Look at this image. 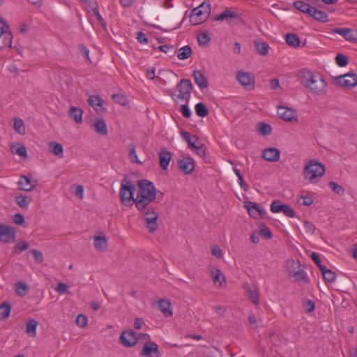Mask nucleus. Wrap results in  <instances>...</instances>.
I'll use <instances>...</instances> for the list:
<instances>
[{
  "instance_id": "obj_1",
  "label": "nucleus",
  "mask_w": 357,
  "mask_h": 357,
  "mask_svg": "<svg viewBox=\"0 0 357 357\" xmlns=\"http://www.w3.org/2000/svg\"><path fill=\"white\" fill-rule=\"evenodd\" d=\"M139 190L134 203L137 209H144L157 198V190L153 183L148 179L137 181Z\"/></svg>"
},
{
  "instance_id": "obj_2",
  "label": "nucleus",
  "mask_w": 357,
  "mask_h": 357,
  "mask_svg": "<svg viewBox=\"0 0 357 357\" xmlns=\"http://www.w3.org/2000/svg\"><path fill=\"white\" fill-rule=\"evenodd\" d=\"M298 79L302 85L315 95H322L326 92L325 80L306 69H302L298 72Z\"/></svg>"
},
{
  "instance_id": "obj_3",
  "label": "nucleus",
  "mask_w": 357,
  "mask_h": 357,
  "mask_svg": "<svg viewBox=\"0 0 357 357\" xmlns=\"http://www.w3.org/2000/svg\"><path fill=\"white\" fill-rule=\"evenodd\" d=\"M325 172L324 166L316 160H310L304 167L303 175L310 183H317Z\"/></svg>"
},
{
  "instance_id": "obj_4",
  "label": "nucleus",
  "mask_w": 357,
  "mask_h": 357,
  "mask_svg": "<svg viewBox=\"0 0 357 357\" xmlns=\"http://www.w3.org/2000/svg\"><path fill=\"white\" fill-rule=\"evenodd\" d=\"M211 6L209 0H205L199 6L193 8L190 16L192 25H198L205 22L210 16Z\"/></svg>"
},
{
  "instance_id": "obj_5",
  "label": "nucleus",
  "mask_w": 357,
  "mask_h": 357,
  "mask_svg": "<svg viewBox=\"0 0 357 357\" xmlns=\"http://www.w3.org/2000/svg\"><path fill=\"white\" fill-rule=\"evenodd\" d=\"M141 212L142 218L150 233L155 232L158 228V214L155 209L146 205L144 209H137Z\"/></svg>"
},
{
  "instance_id": "obj_6",
  "label": "nucleus",
  "mask_w": 357,
  "mask_h": 357,
  "mask_svg": "<svg viewBox=\"0 0 357 357\" xmlns=\"http://www.w3.org/2000/svg\"><path fill=\"white\" fill-rule=\"evenodd\" d=\"M135 191V187L132 185V182L125 178L122 180L120 188V198L121 201L125 206H128L130 202L134 203V193Z\"/></svg>"
},
{
  "instance_id": "obj_7",
  "label": "nucleus",
  "mask_w": 357,
  "mask_h": 357,
  "mask_svg": "<svg viewBox=\"0 0 357 357\" xmlns=\"http://www.w3.org/2000/svg\"><path fill=\"white\" fill-rule=\"evenodd\" d=\"M13 35L8 24L0 17V49L10 48Z\"/></svg>"
},
{
  "instance_id": "obj_8",
  "label": "nucleus",
  "mask_w": 357,
  "mask_h": 357,
  "mask_svg": "<svg viewBox=\"0 0 357 357\" xmlns=\"http://www.w3.org/2000/svg\"><path fill=\"white\" fill-rule=\"evenodd\" d=\"M192 88V84L190 79H181V81L176 85V89L178 91L177 98L184 100L186 102V103H188L190 98Z\"/></svg>"
},
{
  "instance_id": "obj_9",
  "label": "nucleus",
  "mask_w": 357,
  "mask_h": 357,
  "mask_svg": "<svg viewBox=\"0 0 357 357\" xmlns=\"http://www.w3.org/2000/svg\"><path fill=\"white\" fill-rule=\"evenodd\" d=\"M271 211L272 213L282 212L289 218H294L296 216L294 210L290 206L282 204V202L278 199L271 203Z\"/></svg>"
},
{
  "instance_id": "obj_10",
  "label": "nucleus",
  "mask_w": 357,
  "mask_h": 357,
  "mask_svg": "<svg viewBox=\"0 0 357 357\" xmlns=\"http://www.w3.org/2000/svg\"><path fill=\"white\" fill-rule=\"evenodd\" d=\"M335 84L347 88L354 87L357 85V75L349 73L335 77Z\"/></svg>"
},
{
  "instance_id": "obj_11",
  "label": "nucleus",
  "mask_w": 357,
  "mask_h": 357,
  "mask_svg": "<svg viewBox=\"0 0 357 357\" xmlns=\"http://www.w3.org/2000/svg\"><path fill=\"white\" fill-rule=\"evenodd\" d=\"M214 21H224L226 20L229 23L238 24L242 22V18L236 12L230 10H225L221 14L216 15L213 17Z\"/></svg>"
},
{
  "instance_id": "obj_12",
  "label": "nucleus",
  "mask_w": 357,
  "mask_h": 357,
  "mask_svg": "<svg viewBox=\"0 0 357 357\" xmlns=\"http://www.w3.org/2000/svg\"><path fill=\"white\" fill-rule=\"evenodd\" d=\"M236 79L247 90H252L254 89L255 78L252 73L239 71L237 73Z\"/></svg>"
},
{
  "instance_id": "obj_13",
  "label": "nucleus",
  "mask_w": 357,
  "mask_h": 357,
  "mask_svg": "<svg viewBox=\"0 0 357 357\" xmlns=\"http://www.w3.org/2000/svg\"><path fill=\"white\" fill-rule=\"evenodd\" d=\"M119 342L125 347H133L137 342L136 333L132 330L124 331L121 333L120 335Z\"/></svg>"
},
{
  "instance_id": "obj_14",
  "label": "nucleus",
  "mask_w": 357,
  "mask_h": 357,
  "mask_svg": "<svg viewBox=\"0 0 357 357\" xmlns=\"http://www.w3.org/2000/svg\"><path fill=\"white\" fill-rule=\"evenodd\" d=\"M141 355L149 357H160V353L158 344L151 341L146 342L142 350Z\"/></svg>"
},
{
  "instance_id": "obj_15",
  "label": "nucleus",
  "mask_w": 357,
  "mask_h": 357,
  "mask_svg": "<svg viewBox=\"0 0 357 357\" xmlns=\"http://www.w3.org/2000/svg\"><path fill=\"white\" fill-rule=\"evenodd\" d=\"M15 238V230L9 226L0 224V241L10 243Z\"/></svg>"
},
{
  "instance_id": "obj_16",
  "label": "nucleus",
  "mask_w": 357,
  "mask_h": 357,
  "mask_svg": "<svg viewBox=\"0 0 357 357\" xmlns=\"http://www.w3.org/2000/svg\"><path fill=\"white\" fill-rule=\"evenodd\" d=\"M278 114L284 121L288 122L297 121V114L295 110L286 107L279 106Z\"/></svg>"
},
{
  "instance_id": "obj_17",
  "label": "nucleus",
  "mask_w": 357,
  "mask_h": 357,
  "mask_svg": "<svg viewBox=\"0 0 357 357\" xmlns=\"http://www.w3.org/2000/svg\"><path fill=\"white\" fill-rule=\"evenodd\" d=\"M179 169L185 174H190L195 169L194 160L190 157H183L178 160Z\"/></svg>"
},
{
  "instance_id": "obj_18",
  "label": "nucleus",
  "mask_w": 357,
  "mask_h": 357,
  "mask_svg": "<svg viewBox=\"0 0 357 357\" xmlns=\"http://www.w3.org/2000/svg\"><path fill=\"white\" fill-rule=\"evenodd\" d=\"M245 204L249 214L255 218H262L266 213L262 207L255 202H248Z\"/></svg>"
},
{
  "instance_id": "obj_19",
  "label": "nucleus",
  "mask_w": 357,
  "mask_h": 357,
  "mask_svg": "<svg viewBox=\"0 0 357 357\" xmlns=\"http://www.w3.org/2000/svg\"><path fill=\"white\" fill-rule=\"evenodd\" d=\"M333 32L341 35L347 41L357 43L356 34L354 33L355 31L351 29L335 28L333 30Z\"/></svg>"
},
{
  "instance_id": "obj_20",
  "label": "nucleus",
  "mask_w": 357,
  "mask_h": 357,
  "mask_svg": "<svg viewBox=\"0 0 357 357\" xmlns=\"http://www.w3.org/2000/svg\"><path fill=\"white\" fill-rule=\"evenodd\" d=\"M261 156L265 160L277 162L280 160V151L274 147L266 148L262 151Z\"/></svg>"
},
{
  "instance_id": "obj_21",
  "label": "nucleus",
  "mask_w": 357,
  "mask_h": 357,
  "mask_svg": "<svg viewBox=\"0 0 357 357\" xmlns=\"http://www.w3.org/2000/svg\"><path fill=\"white\" fill-rule=\"evenodd\" d=\"M192 76L194 78L195 84L199 86V88L201 90L208 88V78L202 71L195 69L192 71Z\"/></svg>"
},
{
  "instance_id": "obj_22",
  "label": "nucleus",
  "mask_w": 357,
  "mask_h": 357,
  "mask_svg": "<svg viewBox=\"0 0 357 357\" xmlns=\"http://www.w3.org/2000/svg\"><path fill=\"white\" fill-rule=\"evenodd\" d=\"M159 164L163 170H166L168 167L169 162L172 159V153L165 148H162L159 153Z\"/></svg>"
},
{
  "instance_id": "obj_23",
  "label": "nucleus",
  "mask_w": 357,
  "mask_h": 357,
  "mask_svg": "<svg viewBox=\"0 0 357 357\" xmlns=\"http://www.w3.org/2000/svg\"><path fill=\"white\" fill-rule=\"evenodd\" d=\"M285 42L290 47L297 48L299 47H303L305 45V41L303 43L299 40L298 36L295 33H286L285 36Z\"/></svg>"
},
{
  "instance_id": "obj_24",
  "label": "nucleus",
  "mask_w": 357,
  "mask_h": 357,
  "mask_svg": "<svg viewBox=\"0 0 357 357\" xmlns=\"http://www.w3.org/2000/svg\"><path fill=\"white\" fill-rule=\"evenodd\" d=\"M19 188L24 191L30 192L33 190L36 184H33L29 177L22 175L18 182Z\"/></svg>"
},
{
  "instance_id": "obj_25",
  "label": "nucleus",
  "mask_w": 357,
  "mask_h": 357,
  "mask_svg": "<svg viewBox=\"0 0 357 357\" xmlns=\"http://www.w3.org/2000/svg\"><path fill=\"white\" fill-rule=\"evenodd\" d=\"M182 138L187 142L189 148L193 149L197 148V142H199V138L197 135H191L190 132L182 130L180 132Z\"/></svg>"
},
{
  "instance_id": "obj_26",
  "label": "nucleus",
  "mask_w": 357,
  "mask_h": 357,
  "mask_svg": "<svg viewBox=\"0 0 357 357\" xmlns=\"http://www.w3.org/2000/svg\"><path fill=\"white\" fill-rule=\"evenodd\" d=\"M68 115L78 124L83 121V110L79 107L72 106L68 112Z\"/></svg>"
},
{
  "instance_id": "obj_27",
  "label": "nucleus",
  "mask_w": 357,
  "mask_h": 357,
  "mask_svg": "<svg viewBox=\"0 0 357 357\" xmlns=\"http://www.w3.org/2000/svg\"><path fill=\"white\" fill-rule=\"evenodd\" d=\"M210 271L215 284H218V286L221 287L223 283L226 282L220 270L216 268H212Z\"/></svg>"
},
{
  "instance_id": "obj_28",
  "label": "nucleus",
  "mask_w": 357,
  "mask_h": 357,
  "mask_svg": "<svg viewBox=\"0 0 357 357\" xmlns=\"http://www.w3.org/2000/svg\"><path fill=\"white\" fill-rule=\"evenodd\" d=\"M170 306L171 303L167 299H160L158 302V308L165 317H171L172 315Z\"/></svg>"
},
{
  "instance_id": "obj_29",
  "label": "nucleus",
  "mask_w": 357,
  "mask_h": 357,
  "mask_svg": "<svg viewBox=\"0 0 357 357\" xmlns=\"http://www.w3.org/2000/svg\"><path fill=\"white\" fill-rule=\"evenodd\" d=\"M49 151L59 158L63 156V148L59 143L52 142L48 144Z\"/></svg>"
},
{
  "instance_id": "obj_30",
  "label": "nucleus",
  "mask_w": 357,
  "mask_h": 357,
  "mask_svg": "<svg viewBox=\"0 0 357 357\" xmlns=\"http://www.w3.org/2000/svg\"><path fill=\"white\" fill-rule=\"evenodd\" d=\"M293 6L300 12L307 14L308 15H311L312 9L313 8V6L303 1H296L294 2Z\"/></svg>"
},
{
  "instance_id": "obj_31",
  "label": "nucleus",
  "mask_w": 357,
  "mask_h": 357,
  "mask_svg": "<svg viewBox=\"0 0 357 357\" xmlns=\"http://www.w3.org/2000/svg\"><path fill=\"white\" fill-rule=\"evenodd\" d=\"M309 16L313 17L315 20L320 22H328V15L324 11L317 9L313 7L312 9L311 15Z\"/></svg>"
},
{
  "instance_id": "obj_32",
  "label": "nucleus",
  "mask_w": 357,
  "mask_h": 357,
  "mask_svg": "<svg viewBox=\"0 0 357 357\" xmlns=\"http://www.w3.org/2000/svg\"><path fill=\"white\" fill-rule=\"evenodd\" d=\"M38 321L35 319H29L26 324V333L32 337L36 335Z\"/></svg>"
},
{
  "instance_id": "obj_33",
  "label": "nucleus",
  "mask_w": 357,
  "mask_h": 357,
  "mask_svg": "<svg viewBox=\"0 0 357 357\" xmlns=\"http://www.w3.org/2000/svg\"><path fill=\"white\" fill-rule=\"evenodd\" d=\"M94 247L98 251H103L107 248V241L105 236H96L94 238Z\"/></svg>"
},
{
  "instance_id": "obj_34",
  "label": "nucleus",
  "mask_w": 357,
  "mask_h": 357,
  "mask_svg": "<svg viewBox=\"0 0 357 357\" xmlns=\"http://www.w3.org/2000/svg\"><path fill=\"white\" fill-rule=\"evenodd\" d=\"M255 47L257 52L262 56H266L268 54L269 45L265 42L255 41Z\"/></svg>"
},
{
  "instance_id": "obj_35",
  "label": "nucleus",
  "mask_w": 357,
  "mask_h": 357,
  "mask_svg": "<svg viewBox=\"0 0 357 357\" xmlns=\"http://www.w3.org/2000/svg\"><path fill=\"white\" fill-rule=\"evenodd\" d=\"M292 275L295 278L296 282H302V284H307L309 282L307 273L303 269H299L297 271L292 273Z\"/></svg>"
},
{
  "instance_id": "obj_36",
  "label": "nucleus",
  "mask_w": 357,
  "mask_h": 357,
  "mask_svg": "<svg viewBox=\"0 0 357 357\" xmlns=\"http://www.w3.org/2000/svg\"><path fill=\"white\" fill-rule=\"evenodd\" d=\"M11 310V305L7 302H4L0 305V320H5L9 317Z\"/></svg>"
},
{
  "instance_id": "obj_37",
  "label": "nucleus",
  "mask_w": 357,
  "mask_h": 357,
  "mask_svg": "<svg viewBox=\"0 0 357 357\" xmlns=\"http://www.w3.org/2000/svg\"><path fill=\"white\" fill-rule=\"evenodd\" d=\"M196 114L199 117H206L208 115L209 111L207 107L202 102H199L195 107Z\"/></svg>"
},
{
  "instance_id": "obj_38",
  "label": "nucleus",
  "mask_w": 357,
  "mask_h": 357,
  "mask_svg": "<svg viewBox=\"0 0 357 357\" xmlns=\"http://www.w3.org/2000/svg\"><path fill=\"white\" fill-rule=\"evenodd\" d=\"M95 130L97 132L102 135H107L108 133V130L107 128V125L105 121L103 119L98 120L95 123Z\"/></svg>"
},
{
  "instance_id": "obj_39",
  "label": "nucleus",
  "mask_w": 357,
  "mask_h": 357,
  "mask_svg": "<svg viewBox=\"0 0 357 357\" xmlns=\"http://www.w3.org/2000/svg\"><path fill=\"white\" fill-rule=\"evenodd\" d=\"M323 275L324 279L327 282H333L335 281L336 274L331 269H328L326 266L320 271Z\"/></svg>"
},
{
  "instance_id": "obj_40",
  "label": "nucleus",
  "mask_w": 357,
  "mask_h": 357,
  "mask_svg": "<svg viewBox=\"0 0 357 357\" xmlns=\"http://www.w3.org/2000/svg\"><path fill=\"white\" fill-rule=\"evenodd\" d=\"M192 54V50L189 45L180 48L178 51V58L181 60L188 59Z\"/></svg>"
},
{
  "instance_id": "obj_41",
  "label": "nucleus",
  "mask_w": 357,
  "mask_h": 357,
  "mask_svg": "<svg viewBox=\"0 0 357 357\" xmlns=\"http://www.w3.org/2000/svg\"><path fill=\"white\" fill-rule=\"evenodd\" d=\"M31 199L25 195H19L15 197L16 204L22 208H27Z\"/></svg>"
},
{
  "instance_id": "obj_42",
  "label": "nucleus",
  "mask_w": 357,
  "mask_h": 357,
  "mask_svg": "<svg viewBox=\"0 0 357 357\" xmlns=\"http://www.w3.org/2000/svg\"><path fill=\"white\" fill-rule=\"evenodd\" d=\"M88 102L90 106L93 107L95 109L97 110L96 107H102L103 100L99 96H91L89 98Z\"/></svg>"
},
{
  "instance_id": "obj_43",
  "label": "nucleus",
  "mask_w": 357,
  "mask_h": 357,
  "mask_svg": "<svg viewBox=\"0 0 357 357\" xmlns=\"http://www.w3.org/2000/svg\"><path fill=\"white\" fill-rule=\"evenodd\" d=\"M257 130L262 135L266 136L271 133L272 128L269 124L264 122H260L257 125Z\"/></svg>"
},
{
  "instance_id": "obj_44",
  "label": "nucleus",
  "mask_w": 357,
  "mask_h": 357,
  "mask_svg": "<svg viewBox=\"0 0 357 357\" xmlns=\"http://www.w3.org/2000/svg\"><path fill=\"white\" fill-rule=\"evenodd\" d=\"M13 128L17 133L20 135L25 134V126L23 121L21 119H15Z\"/></svg>"
},
{
  "instance_id": "obj_45",
  "label": "nucleus",
  "mask_w": 357,
  "mask_h": 357,
  "mask_svg": "<svg viewBox=\"0 0 357 357\" xmlns=\"http://www.w3.org/2000/svg\"><path fill=\"white\" fill-rule=\"evenodd\" d=\"M16 292L19 296H25L29 289L28 285L24 282H18L15 284Z\"/></svg>"
},
{
  "instance_id": "obj_46",
  "label": "nucleus",
  "mask_w": 357,
  "mask_h": 357,
  "mask_svg": "<svg viewBox=\"0 0 357 357\" xmlns=\"http://www.w3.org/2000/svg\"><path fill=\"white\" fill-rule=\"evenodd\" d=\"M329 188L333 190V192L338 195H343L344 194V188L334 181L328 182Z\"/></svg>"
},
{
  "instance_id": "obj_47",
  "label": "nucleus",
  "mask_w": 357,
  "mask_h": 357,
  "mask_svg": "<svg viewBox=\"0 0 357 357\" xmlns=\"http://www.w3.org/2000/svg\"><path fill=\"white\" fill-rule=\"evenodd\" d=\"M93 4L95 5V7L93 8V13L94 15L96 17L100 26L103 29H105L106 28V22H105V20L102 18V17L101 16L99 10H98V3H94Z\"/></svg>"
},
{
  "instance_id": "obj_48",
  "label": "nucleus",
  "mask_w": 357,
  "mask_h": 357,
  "mask_svg": "<svg viewBox=\"0 0 357 357\" xmlns=\"http://www.w3.org/2000/svg\"><path fill=\"white\" fill-rule=\"evenodd\" d=\"M335 60L336 64L340 67H344L348 64V57L342 54H337Z\"/></svg>"
},
{
  "instance_id": "obj_49",
  "label": "nucleus",
  "mask_w": 357,
  "mask_h": 357,
  "mask_svg": "<svg viewBox=\"0 0 357 357\" xmlns=\"http://www.w3.org/2000/svg\"><path fill=\"white\" fill-rule=\"evenodd\" d=\"M303 307L305 312L310 313L314 310L315 303L312 300H303Z\"/></svg>"
},
{
  "instance_id": "obj_50",
  "label": "nucleus",
  "mask_w": 357,
  "mask_h": 357,
  "mask_svg": "<svg viewBox=\"0 0 357 357\" xmlns=\"http://www.w3.org/2000/svg\"><path fill=\"white\" fill-rule=\"evenodd\" d=\"M247 293L250 299L254 303L255 305L259 304V295L256 289L249 288L247 289Z\"/></svg>"
},
{
  "instance_id": "obj_51",
  "label": "nucleus",
  "mask_w": 357,
  "mask_h": 357,
  "mask_svg": "<svg viewBox=\"0 0 357 357\" xmlns=\"http://www.w3.org/2000/svg\"><path fill=\"white\" fill-rule=\"evenodd\" d=\"M211 38L206 32H202L197 35V41L199 45H206Z\"/></svg>"
},
{
  "instance_id": "obj_52",
  "label": "nucleus",
  "mask_w": 357,
  "mask_h": 357,
  "mask_svg": "<svg viewBox=\"0 0 357 357\" xmlns=\"http://www.w3.org/2000/svg\"><path fill=\"white\" fill-rule=\"evenodd\" d=\"M303 225H304V229H305V231L306 234H310V235L314 234V233L316 230V227L312 222L307 221V220H304Z\"/></svg>"
},
{
  "instance_id": "obj_53",
  "label": "nucleus",
  "mask_w": 357,
  "mask_h": 357,
  "mask_svg": "<svg viewBox=\"0 0 357 357\" xmlns=\"http://www.w3.org/2000/svg\"><path fill=\"white\" fill-rule=\"evenodd\" d=\"M128 148L130 150L129 156L131 161L135 163L140 164L141 162L138 160L134 144H130Z\"/></svg>"
},
{
  "instance_id": "obj_54",
  "label": "nucleus",
  "mask_w": 357,
  "mask_h": 357,
  "mask_svg": "<svg viewBox=\"0 0 357 357\" xmlns=\"http://www.w3.org/2000/svg\"><path fill=\"white\" fill-rule=\"evenodd\" d=\"M259 235L262 236L264 239H270L272 237L271 230L265 225L260 227Z\"/></svg>"
},
{
  "instance_id": "obj_55",
  "label": "nucleus",
  "mask_w": 357,
  "mask_h": 357,
  "mask_svg": "<svg viewBox=\"0 0 357 357\" xmlns=\"http://www.w3.org/2000/svg\"><path fill=\"white\" fill-rule=\"evenodd\" d=\"M112 99L115 102L122 105H126L127 103V98L124 95L116 93L112 95Z\"/></svg>"
},
{
  "instance_id": "obj_56",
  "label": "nucleus",
  "mask_w": 357,
  "mask_h": 357,
  "mask_svg": "<svg viewBox=\"0 0 357 357\" xmlns=\"http://www.w3.org/2000/svg\"><path fill=\"white\" fill-rule=\"evenodd\" d=\"M78 49L79 52L85 57L86 61L89 63H91L89 57V50L83 44H79L78 45Z\"/></svg>"
},
{
  "instance_id": "obj_57",
  "label": "nucleus",
  "mask_w": 357,
  "mask_h": 357,
  "mask_svg": "<svg viewBox=\"0 0 357 357\" xmlns=\"http://www.w3.org/2000/svg\"><path fill=\"white\" fill-rule=\"evenodd\" d=\"M87 317L83 314H80L77 317L76 323L82 328L85 327L87 325Z\"/></svg>"
},
{
  "instance_id": "obj_58",
  "label": "nucleus",
  "mask_w": 357,
  "mask_h": 357,
  "mask_svg": "<svg viewBox=\"0 0 357 357\" xmlns=\"http://www.w3.org/2000/svg\"><path fill=\"white\" fill-rule=\"evenodd\" d=\"M29 247V245L27 242L22 241H19L15 246V250H17L18 252H21L26 250H27Z\"/></svg>"
},
{
  "instance_id": "obj_59",
  "label": "nucleus",
  "mask_w": 357,
  "mask_h": 357,
  "mask_svg": "<svg viewBox=\"0 0 357 357\" xmlns=\"http://www.w3.org/2000/svg\"><path fill=\"white\" fill-rule=\"evenodd\" d=\"M181 112L185 118L188 119L190 117L192 113L189 107L188 106V103L185 102V105H182L181 106Z\"/></svg>"
},
{
  "instance_id": "obj_60",
  "label": "nucleus",
  "mask_w": 357,
  "mask_h": 357,
  "mask_svg": "<svg viewBox=\"0 0 357 357\" xmlns=\"http://www.w3.org/2000/svg\"><path fill=\"white\" fill-rule=\"evenodd\" d=\"M310 256L312 261L319 267V270L321 271V268H324L325 266L321 264V261L319 255L315 252H312Z\"/></svg>"
},
{
  "instance_id": "obj_61",
  "label": "nucleus",
  "mask_w": 357,
  "mask_h": 357,
  "mask_svg": "<svg viewBox=\"0 0 357 357\" xmlns=\"http://www.w3.org/2000/svg\"><path fill=\"white\" fill-rule=\"evenodd\" d=\"M31 253L37 262L42 263L43 261V256L40 251L33 249L31 251Z\"/></svg>"
},
{
  "instance_id": "obj_62",
  "label": "nucleus",
  "mask_w": 357,
  "mask_h": 357,
  "mask_svg": "<svg viewBox=\"0 0 357 357\" xmlns=\"http://www.w3.org/2000/svg\"><path fill=\"white\" fill-rule=\"evenodd\" d=\"M13 221L17 225H22L24 222V218L22 214L17 213L13 216Z\"/></svg>"
},
{
  "instance_id": "obj_63",
  "label": "nucleus",
  "mask_w": 357,
  "mask_h": 357,
  "mask_svg": "<svg viewBox=\"0 0 357 357\" xmlns=\"http://www.w3.org/2000/svg\"><path fill=\"white\" fill-rule=\"evenodd\" d=\"M69 286L66 284H64L63 282L59 283L56 287V291H59L60 294H65L68 292Z\"/></svg>"
},
{
  "instance_id": "obj_64",
  "label": "nucleus",
  "mask_w": 357,
  "mask_h": 357,
  "mask_svg": "<svg viewBox=\"0 0 357 357\" xmlns=\"http://www.w3.org/2000/svg\"><path fill=\"white\" fill-rule=\"evenodd\" d=\"M15 153L21 157L26 158L27 156L26 148L23 145L17 147Z\"/></svg>"
}]
</instances>
